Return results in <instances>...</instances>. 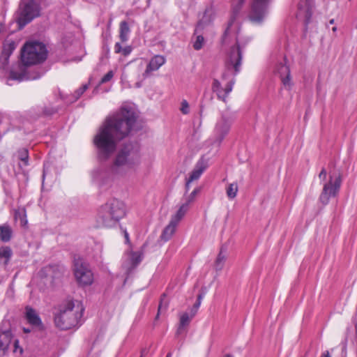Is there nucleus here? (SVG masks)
<instances>
[{"label": "nucleus", "instance_id": "f8f14e48", "mask_svg": "<svg viewBox=\"0 0 357 357\" xmlns=\"http://www.w3.org/2000/svg\"><path fill=\"white\" fill-rule=\"evenodd\" d=\"M246 0H231V13L227 27L225 31V37L229 35L232 31L238 29V24L236 22L240 16L241 10Z\"/></svg>", "mask_w": 357, "mask_h": 357}, {"label": "nucleus", "instance_id": "7ed1b4c3", "mask_svg": "<svg viewBox=\"0 0 357 357\" xmlns=\"http://www.w3.org/2000/svg\"><path fill=\"white\" fill-rule=\"evenodd\" d=\"M47 51L44 44L40 42H28L22 49V63L13 66L10 71L9 79L22 82L39 79V73L33 74L26 71V66L43 62L47 58Z\"/></svg>", "mask_w": 357, "mask_h": 357}, {"label": "nucleus", "instance_id": "473e14b6", "mask_svg": "<svg viewBox=\"0 0 357 357\" xmlns=\"http://www.w3.org/2000/svg\"><path fill=\"white\" fill-rule=\"evenodd\" d=\"M89 88V84H83L81 87H79L77 90L75 91L74 96L75 100H77Z\"/></svg>", "mask_w": 357, "mask_h": 357}, {"label": "nucleus", "instance_id": "37998d69", "mask_svg": "<svg viewBox=\"0 0 357 357\" xmlns=\"http://www.w3.org/2000/svg\"><path fill=\"white\" fill-rule=\"evenodd\" d=\"M162 302H161V303H160V305H159V307H158V312H160V309H161V307H162ZM158 315H159V313H158V314H157V317H158Z\"/></svg>", "mask_w": 357, "mask_h": 357}, {"label": "nucleus", "instance_id": "72a5a7b5", "mask_svg": "<svg viewBox=\"0 0 357 357\" xmlns=\"http://www.w3.org/2000/svg\"><path fill=\"white\" fill-rule=\"evenodd\" d=\"M114 75L113 70L108 71L101 79L100 84H105L109 82Z\"/></svg>", "mask_w": 357, "mask_h": 357}, {"label": "nucleus", "instance_id": "cd10ccee", "mask_svg": "<svg viewBox=\"0 0 357 357\" xmlns=\"http://www.w3.org/2000/svg\"><path fill=\"white\" fill-rule=\"evenodd\" d=\"M238 185L236 183H230L226 190L227 197L229 199L235 198L238 192Z\"/></svg>", "mask_w": 357, "mask_h": 357}, {"label": "nucleus", "instance_id": "4c0bfd02", "mask_svg": "<svg viewBox=\"0 0 357 357\" xmlns=\"http://www.w3.org/2000/svg\"><path fill=\"white\" fill-rule=\"evenodd\" d=\"M327 177V172L324 168H323L319 174V178L321 181H326Z\"/></svg>", "mask_w": 357, "mask_h": 357}, {"label": "nucleus", "instance_id": "c9c22d12", "mask_svg": "<svg viewBox=\"0 0 357 357\" xmlns=\"http://www.w3.org/2000/svg\"><path fill=\"white\" fill-rule=\"evenodd\" d=\"M181 111L184 114H187L189 113V105L186 100L182 101Z\"/></svg>", "mask_w": 357, "mask_h": 357}, {"label": "nucleus", "instance_id": "f3484780", "mask_svg": "<svg viewBox=\"0 0 357 357\" xmlns=\"http://www.w3.org/2000/svg\"><path fill=\"white\" fill-rule=\"evenodd\" d=\"M165 61L166 59L162 55H155L152 57L143 73V77H148L151 72L158 70L165 63Z\"/></svg>", "mask_w": 357, "mask_h": 357}, {"label": "nucleus", "instance_id": "a878e982", "mask_svg": "<svg viewBox=\"0 0 357 357\" xmlns=\"http://www.w3.org/2000/svg\"><path fill=\"white\" fill-rule=\"evenodd\" d=\"M15 219L19 220L22 226L27 224L26 211L24 208H20L15 211Z\"/></svg>", "mask_w": 357, "mask_h": 357}, {"label": "nucleus", "instance_id": "7c9ffc66", "mask_svg": "<svg viewBox=\"0 0 357 357\" xmlns=\"http://www.w3.org/2000/svg\"><path fill=\"white\" fill-rule=\"evenodd\" d=\"M200 189L199 188H195L189 195L185 198V204H188V206L194 202L197 195L199 192Z\"/></svg>", "mask_w": 357, "mask_h": 357}, {"label": "nucleus", "instance_id": "393cba45", "mask_svg": "<svg viewBox=\"0 0 357 357\" xmlns=\"http://www.w3.org/2000/svg\"><path fill=\"white\" fill-rule=\"evenodd\" d=\"M12 250L8 246H2L0 248V264L6 266L12 256Z\"/></svg>", "mask_w": 357, "mask_h": 357}, {"label": "nucleus", "instance_id": "de8ad7c7", "mask_svg": "<svg viewBox=\"0 0 357 357\" xmlns=\"http://www.w3.org/2000/svg\"><path fill=\"white\" fill-rule=\"evenodd\" d=\"M166 357H172V353H168Z\"/></svg>", "mask_w": 357, "mask_h": 357}, {"label": "nucleus", "instance_id": "412c9836", "mask_svg": "<svg viewBox=\"0 0 357 357\" xmlns=\"http://www.w3.org/2000/svg\"><path fill=\"white\" fill-rule=\"evenodd\" d=\"M178 224L170 220L169 224L164 228L160 236V239L165 242L168 241L172 238L176 232Z\"/></svg>", "mask_w": 357, "mask_h": 357}, {"label": "nucleus", "instance_id": "39448f33", "mask_svg": "<svg viewBox=\"0 0 357 357\" xmlns=\"http://www.w3.org/2000/svg\"><path fill=\"white\" fill-rule=\"evenodd\" d=\"M84 307L79 301L67 300L60 304L54 313V323L61 330H68L78 325Z\"/></svg>", "mask_w": 357, "mask_h": 357}, {"label": "nucleus", "instance_id": "9d476101", "mask_svg": "<svg viewBox=\"0 0 357 357\" xmlns=\"http://www.w3.org/2000/svg\"><path fill=\"white\" fill-rule=\"evenodd\" d=\"M74 275L78 284L81 286L91 285L93 282V273L89 266L81 259L74 261Z\"/></svg>", "mask_w": 357, "mask_h": 357}, {"label": "nucleus", "instance_id": "f257e3e1", "mask_svg": "<svg viewBox=\"0 0 357 357\" xmlns=\"http://www.w3.org/2000/svg\"><path fill=\"white\" fill-rule=\"evenodd\" d=\"M135 121V112L127 107L105 120L93 137L99 160L105 161L114 155L118 143L128 135Z\"/></svg>", "mask_w": 357, "mask_h": 357}, {"label": "nucleus", "instance_id": "c03bdc74", "mask_svg": "<svg viewBox=\"0 0 357 357\" xmlns=\"http://www.w3.org/2000/svg\"><path fill=\"white\" fill-rule=\"evenodd\" d=\"M24 331L25 333H30L31 331L29 329L24 328Z\"/></svg>", "mask_w": 357, "mask_h": 357}, {"label": "nucleus", "instance_id": "ddd939ff", "mask_svg": "<svg viewBox=\"0 0 357 357\" xmlns=\"http://www.w3.org/2000/svg\"><path fill=\"white\" fill-rule=\"evenodd\" d=\"M269 0H253L251 4V10L249 15L250 21L259 24L263 22L268 13V3Z\"/></svg>", "mask_w": 357, "mask_h": 357}, {"label": "nucleus", "instance_id": "c85d7f7f", "mask_svg": "<svg viewBox=\"0 0 357 357\" xmlns=\"http://www.w3.org/2000/svg\"><path fill=\"white\" fill-rule=\"evenodd\" d=\"M132 47L130 46H126L122 47L119 43H116L114 45V52L116 53H122L123 56H126L129 55L132 52Z\"/></svg>", "mask_w": 357, "mask_h": 357}, {"label": "nucleus", "instance_id": "58836bf2", "mask_svg": "<svg viewBox=\"0 0 357 357\" xmlns=\"http://www.w3.org/2000/svg\"><path fill=\"white\" fill-rule=\"evenodd\" d=\"M212 13H213L212 8H206L205 12H204V17H203L202 21L204 22H206L209 21V20H205V18L206 17V16L208 15L212 14Z\"/></svg>", "mask_w": 357, "mask_h": 357}, {"label": "nucleus", "instance_id": "ea45409f", "mask_svg": "<svg viewBox=\"0 0 357 357\" xmlns=\"http://www.w3.org/2000/svg\"><path fill=\"white\" fill-rule=\"evenodd\" d=\"M321 357H331V356L330 355L328 351H326L321 354Z\"/></svg>", "mask_w": 357, "mask_h": 357}, {"label": "nucleus", "instance_id": "2f4dec72", "mask_svg": "<svg viewBox=\"0 0 357 357\" xmlns=\"http://www.w3.org/2000/svg\"><path fill=\"white\" fill-rule=\"evenodd\" d=\"M225 259L226 256L223 254L222 250H221L215 261V266L217 269H222Z\"/></svg>", "mask_w": 357, "mask_h": 357}, {"label": "nucleus", "instance_id": "a19ab883", "mask_svg": "<svg viewBox=\"0 0 357 357\" xmlns=\"http://www.w3.org/2000/svg\"><path fill=\"white\" fill-rule=\"evenodd\" d=\"M125 238H126L127 242L129 241V236H128V232H126V231H125Z\"/></svg>", "mask_w": 357, "mask_h": 357}, {"label": "nucleus", "instance_id": "0eeeda50", "mask_svg": "<svg viewBox=\"0 0 357 357\" xmlns=\"http://www.w3.org/2000/svg\"><path fill=\"white\" fill-rule=\"evenodd\" d=\"M40 10L36 0H21L15 17L19 28L22 29L33 19L39 17Z\"/></svg>", "mask_w": 357, "mask_h": 357}, {"label": "nucleus", "instance_id": "4468645a", "mask_svg": "<svg viewBox=\"0 0 357 357\" xmlns=\"http://www.w3.org/2000/svg\"><path fill=\"white\" fill-rule=\"evenodd\" d=\"M144 257V250L141 248L137 251H127L123 257V268L125 269L126 274H129L134 270L142 261Z\"/></svg>", "mask_w": 357, "mask_h": 357}, {"label": "nucleus", "instance_id": "9b49d317", "mask_svg": "<svg viewBox=\"0 0 357 357\" xmlns=\"http://www.w3.org/2000/svg\"><path fill=\"white\" fill-rule=\"evenodd\" d=\"M234 120V116L232 113L227 111L222 114L215 128V141L218 144H220L228 134Z\"/></svg>", "mask_w": 357, "mask_h": 357}, {"label": "nucleus", "instance_id": "5701e85b", "mask_svg": "<svg viewBox=\"0 0 357 357\" xmlns=\"http://www.w3.org/2000/svg\"><path fill=\"white\" fill-rule=\"evenodd\" d=\"M13 235V230L8 224L0 225V240L3 242H8Z\"/></svg>", "mask_w": 357, "mask_h": 357}, {"label": "nucleus", "instance_id": "49530a36", "mask_svg": "<svg viewBox=\"0 0 357 357\" xmlns=\"http://www.w3.org/2000/svg\"><path fill=\"white\" fill-rule=\"evenodd\" d=\"M223 357H233V356L230 354H227V355L224 356Z\"/></svg>", "mask_w": 357, "mask_h": 357}, {"label": "nucleus", "instance_id": "20e7f679", "mask_svg": "<svg viewBox=\"0 0 357 357\" xmlns=\"http://www.w3.org/2000/svg\"><path fill=\"white\" fill-rule=\"evenodd\" d=\"M244 45H241L238 40L236 45L231 47L229 50L225 59V70L222 75L223 80H228L225 88L222 86L220 82L217 79H213L212 84V91L217 95L219 100L226 102V98L232 91L235 83L234 77L241 71L243 52Z\"/></svg>", "mask_w": 357, "mask_h": 357}, {"label": "nucleus", "instance_id": "09e8293b", "mask_svg": "<svg viewBox=\"0 0 357 357\" xmlns=\"http://www.w3.org/2000/svg\"><path fill=\"white\" fill-rule=\"evenodd\" d=\"M333 23H334V20H330V24H333Z\"/></svg>", "mask_w": 357, "mask_h": 357}, {"label": "nucleus", "instance_id": "bb28decb", "mask_svg": "<svg viewBox=\"0 0 357 357\" xmlns=\"http://www.w3.org/2000/svg\"><path fill=\"white\" fill-rule=\"evenodd\" d=\"M192 317H192V314L189 316L188 313H184L183 314L181 315L180 318V325L178 328L177 333H181L182 332L183 328L187 325H188Z\"/></svg>", "mask_w": 357, "mask_h": 357}, {"label": "nucleus", "instance_id": "1a4fd4ad", "mask_svg": "<svg viewBox=\"0 0 357 357\" xmlns=\"http://www.w3.org/2000/svg\"><path fill=\"white\" fill-rule=\"evenodd\" d=\"M342 183V178L340 174L329 176V180L323 185L322 192L319 196L320 202L326 205L331 197H335L339 192Z\"/></svg>", "mask_w": 357, "mask_h": 357}, {"label": "nucleus", "instance_id": "a211bd4d", "mask_svg": "<svg viewBox=\"0 0 357 357\" xmlns=\"http://www.w3.org/2000/svg\"><path fill=\"white\" fill-rule=\"evenodd\" d=\"M15 43L10 41L3 44L2 52L0 54V69H5L8 63V59L14 50Z\"/></svg>", "mask_w": 357, "mask_h": 357}, {"label": "nucleus", "instance_id": "b1692460", "mask_svg": "<svg viewBox=\"0 0 357 357\" xmlns=\"http://www.w3.org/2000/svg\"><path fill=\"white\" fill-rule=\"evenodd\" d=\"M130 33V29L127 22H121L119 27V38L122 43H126L128 40Z\"/></svg>", "mask_w": 357, "mask_h": 357}, {"label": "nucleus", "instance_id": "79ce46f5", "mask_svg": "<svg viewBox=\"0 0 357 357\" xmlns=\"http://www.w3.org/2000/svg\"><path fill=\"white\" fill-rule=\"evenodd\" d=\"M202 298H203V296L202 294L198 295L197 301H199L201 303Z\"/></svg>", "mask_w": 357, "mask_h": 357}, {"label": "nucleus", "instance_id": "2eb2a0df", "mask_svg": "<svg viewBox=\"0 0 357 357\" xmlns=\"http://www.w3.org/2000/svg\"><path fill=\"white\" fill-rule=\"evenodd\" d=\"M275 71L280 75L283 88L287 91L291 90L294 82L291 76L289 67L287 64L286 58H283L277 63Z\"/></svg>", "mask_w": 357, "mask_h": 357}, {"label": "nucleus", "instance_id": "e433bc0d", "mask_svg": "<svg viewBox=\"0 0 357 357\" xmlns=\"http://www.w3.org/2000/svg\"><path fill=\"white\" fill-rule=\"evenodd\" d=\"M201 305V303L199 301H197V302L194 304L192 310H191V312H192V317H194L195 315V314L197 313L199 306Z\"/></svg>", "mask_w": 357, "mask_h": 357}, {"label": "nucleus", "instance_id": "c756f323", "mask_svg": "<svg viewBox=\"0 0 357 357\" xmlns=\"http://www.w3.org/2000/svg\"><path fill=\"white\" fill-rule=\"evenodd\" d=\"M18 158L23 162L24 166L28 165L29 153L27 149H20L18 151Z\"/></svg>", "mask_w": 357, "mask_h": 357}, {"label": "nucleus", "instance_id": "6ab92c4d", "mask_svg": "<svg viewBox=\"0 0 357 357\" xmlns=\"http://www.w3.org/2000/svg\"><path fill=\"white\" fill-rule=\"evenodd\" d=\"M206 169V164L204 160H200L196 164L194 169L190 174L189 178H188L185 183V190L186 192L190 189V184L194 181H196L199 178L204 171Z\"/></svg>", "mask_w": 357, "mask_h": 357}, {"label": "nucleus", "instance_id": "423d86ee", "mask_svg": "<svg viewBox=\"0 0 357 357\" xmlns=\"http://www.w3.org/2000/svg\"><path fill=\"white\" fill-rule=\"evenodd\" d=\"M126 215L125 204L118 199H109L98 210L96 222L98 226L113 227Z\"/></svg>", "mask_w": 357, "mask_h": 357}, {"label": "nucleus", "instance_id": "dca6fc26", "mask_svg": "<svg viewBox=\"0 0 357 357\" xmlns=\"http://www.w3.org/2000/svg\"><path fill=\"white\" fill-rule=\"evenodd\" d=\"M314 8V0H301L298 4L296 17L305 24L310 22Z\"/></svg>", "mask_w": 357, "mask_h": 357}, {"label": "nucleus", "instance_id": "6e6552de", "mask_svg": "<svg viewBox=\"0 0 357 357\" xmlns=\"http://www.w3.org/2000/svg\"><path fill=\"white\" fill-rule=\"evenodd\" d=\"M14 346V352L22 353V349L19 347V341L12 331L11 324L8 320H3L0 324V357L4 356L11 344Z\"/></svg>", "mask_w": 357, "mask_h": 357}, {"label": "nucleus", "instance_id": "a18cd8bd", "mask_svg": "<svg viewBox=\"0 0 357 357\" xmlns=\"http://www.w3.org/2000/svg\"><path fill=\"white\" fill-rule=\"evenodd\" d=\"M332 30H333V32H335V31H336L337 28L335 26H334V27L332 28Z\"/></svg>", "mask_w": 357, "mask_h": 357}, {"label": "nucleus", "instance_id": "aec40b11", "mask_svg": "<svg viewBox=\"0 0 357 357\" xmlns=\"http://www.w3.org/2000/svg\"><path fill=\"white\" fill-rule=\"evenodd\" d=\"M25 317L29 324L31 326L42 328L43 323L38 312L32 307L27 306L25 308Z\"/></svg>", "mask_w": 357, "mask_h": 357}, {"label": "nucleus", "instance_id": "f03ea898", "mask_svg": "<svg viewBox=\"0 0 357 357\" xmlns=\"http://www.w3.org/2000/svg\"><path fill=\"white\" fill-rule=\"evenodd\" d=\"M141 154L137 143L125 144L117 153L109 169L100 171L95 176L96 181L102 185L105 179H112L114 176H125L137 170L140 164Z\"/></svg>", "mask_w": 357, "mask_h": 357}, {"label": "nucleus", "instance_id": "f704fd0d", "mask_svg": "<svg viewBox=\"0 0 357 357\" xmlns=\"http://www.w3.org/2000/svg\"><path fill=\"white\" fill-rule=\"evenodd\" d=\"M204 39L203 36H198L197 37V39H196L194 45H193L194 48L197 50L202 49L203 44H204Z\"/></svg>", "mask_w": 357, "mask_h": 357}, {"label": "nucleus", "instance_id": "4be33fe9", "mask_svg": "<svg viewBox=\"0 0 357 357\" xmlns=\"http://www.w3.org/2000/svg\"><path fill=\"white\" fill-rule=\"evenodd\" d=\"M189 210V206L188 204L183 203L177 210L175 214L172 215L170 220L178 224L183 218L188 211Z\"/></svg>", "mask_w": 357, "mask_h": 357}]
</instances>
